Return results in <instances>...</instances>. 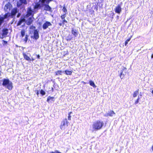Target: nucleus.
Wrapping results in <instances>:
<instances>
[{"label": "nucleus", "mask_w": 153, "mask_h": 153, "mask_svg": "<svg viewBox=\"0 0 153 153\" xmlns=\"http://www.w3.org/2000/svg\"><path fill=\"white\" fill-rule=\"evenodd\" d=\"M40 94L42 95L43 96L45 95V92L43 90L41 89L40 91Z\"/></svg>", "instance_id": "nucleus-25"}, {"label": "nucleus", "mask_w": 153, "mask_h": 153, "mask_svg": "<svg viewBox=\"0 0 153 153\" xmlns=\"http://www.w3.org/2000/svg\"><path fill=\"white\" fill-rule=\"evenodd\" d=\"M31 60H34V59L33 58H32Z\"/></svg>", "instance_id": "nucleus-44"}, {"label": "nucleus", "mask_w": 153, "mask_h": 153, "mask_svg": "<svg viewBox=\"0 0 153 153\" xmlns=\"http://www.w3.org/2000/svg\"><path fill=\"white\" fill-rule=\"evenodd\" d=\"M73 37L71 35H69L66 37V40L68 41L71 40L72 39Z\"/></svg>", "instance_id": "nucleus-20"}, {"label": "nucleus", "mask_w": 153, "mask_h": 153, "mask_svg": "<svg viewBox=\"0 0 153 153\" xmlns=\"http://www.w3.org/2000/svg\"><path fill=\"white\" fill-rule=\"evenodd\" d=\"M18 11L17 10V8H15L13 9L11 12V17L12 18H14L16 14L18 13Z\"/></svg>", "instance_id": "nucleus-9"}, {"label": "nucleus", "mask_w": 153, "mask_h": 153, "mask_svg": "<svg viewBox=\"0 0 153 153\" xmlns=\"http://www.w3.org/2000/svg\"><path fill=\"white\" fill-rule=\"evenodd\" d=\"M64 24L63 23V22H62L61 23H59V25H60V26H62L63 25H64Z\"/></svg>", "instance_id": "nucleus-34"}, {"label": "nucleus", "mask_w": 153, "mask_h": 153, "mask_svg": "<svg viewBox=\"0 0 153 153\" xmlns=\"http://www.w3.org/2000/svg\"><path fill=\"white\" fill-rule=\"evenodd\" d=\"M139 96L140 99L141 97V95H139Z\"/></svg>", "instance_id": "nucleus-42"}, {"label": "nucleus", "mask_w": 153, "mask_h": 153, "mask_svg": "<svg viewBox=\"0 0 153 153\" xmlns=\"http://www.w3.org/2000/svg\"><path fill=\"white\" fill-rule=\"evenodd\" d=\"M2 85L6 88L10 90L12 89L13 88V84L10 81L9 79H4L2 80Z\"/></svg>", "instance_id": "nucleus-3"}, {"label": "nucleus", "mask_w": 153, "mask_h": 153, "mask_svg": "<svg viewBox=\"0 0 153 153\" xmlns=\"http://www.w3.org/2000/svg\"><path fill=\"white\" fill-rule=\"evenodd\" d=\"M30 29H33V30H36L35 29H36V27H35V26H30Z\"/></svg>", "instance_id": "nucleus-33"}, {"label": "nucleus", "mask_w": 153, "mask_h": 153, "mask_svg": "<svg viewBox=\"0 0 153 153\" xmlns=\"http://www.w3.org/2000/svg\"><path fill=\"white\" fill-rule=\"evenodd\" d=\"M12 8V5L10 2H8L7 4L5 5L4 7V10L5 12L8 13L10 12Z\"/></svg>", "instance_id": "nucleus-5"}, {"label": "nucleus", "mask_w": 153, "mask_h": 153, "mask_svg": "<svg viewBox=\"0 0 153 153\" xmlns=\"http://www.w3.org/2000/svg\"><path fill=\"white\" fill-rule=\"evenodd\" d=\"M139 99H140V97H139V96H138V98L135 101V104H137L138 102H139Z\"/></svg>", "instance_id": "nucleus-29"}, {"label": "nucleus", "mask_w": 153, "mask_h": 153, "mask_svg": "<svg viewBox=\"0 0 153 153\" xmlns=\"http://www.w3.org/2000/svg\"><path fill=\"white\" fill-rule=\"evenodd\" d=\"M33 20L32 18H29L26 21V24L27 25H30L33 22Z\"/></svg>", "instance_id": "nucleus-13"}, {"label": "nucleus", "mask_w": 153, "mask_h": 153, "mask_svg": "<svg viewBox=\"0 0 153 153\" xmlns=\"http://www.w3.org/2000/svg\"><path fill=\"white\" fill-rule=\"evenodd\" d=\"M104 124L103 122L102 121L98 120L95 121L92 125V131H97L101 129Z\"/></svg>", "instance_id": "nucleus-2"}, {"label": "nucleus", "mask_w": 153, "mask_h": 153, "mask_svg": "<svg viewBox=\"0 0 153 153\" xmlns=\"http://www.w3.org/2000/svg\"><path fill=\"white\" fill-rule=\"evenodd\" d=\"M28 36L27 35H25V38L24 39V41L25 42V43H26L27 41V40H28Z\"/></svg>", "instance_id": "nucleus-27"}, {"label": "nucleus", "mask_w": 153, "mask_h": 153, "mask_svg": "<svg viewBox=\"0 0 153 153\" xmlns=\"http://www.w3.org/2000/svg\"><path fill=\"white\" fill-rule=\"evenodd\" d=\"M51 153H54V152H51Z\"/></svg>", "instance_id": "nucleus-46"}, {"label": "nucleus", "mask_w": 153, "mask_h": 153, "mask_svg": "<svg viewBox=\"0 0 153 153\" xmlns=\"http://www.w3.org/2000/svg\"><path fill=\"white\" fill-rule=\"evenodd\" d=\"M54 97H51L50 96L48 97L47 98V102H49L50 101L51 102V101H54Z\"/></svg>", "instance_id": "nucleus-16"}, {"label": "nucleus", "mask_w": 153, "mask_h": 153, "mask_svg": "<svg viewBox=\"0 0 153 153\" xmlns=\"http://www.w3.org/2000/svg\"><path fill=\"white\" fill-rule=\"evenodd\" d=\"M117 18H119V16H117Z\"/></svg>", "instance_id": "nucleus-47"}, {"label": "nucleus", "mask_w": 153, "mask_h": 153, "mask_svg": "<svg viewBox=\"0 0 153 153\" xmlns=\"http://www.w3.org/2000/svg\"><path fill=\"white\" fill-rule=\"evenodd\" d=\"M37 58L39 59L40 58V55H37Z\"/></svg>", "instance_id": "nucleus-39"}, {"label": "nucleus", "mask_w": 153, "mask_h": 153, "mask_svg": "<svg viewBox=\"0 0 153 153\" xmlns=\"http://www.w3.org/2000/svg\"><path fill=\"white\" fill-rule=\"evenodd\" d=\"M139 90L138 89L134 92L133 97H137V94L139 93Z\"/></svg>", "instance_id": "nucleus-21"}, {"label": "nucleus", "mask_w": 153, "mask_h": 153, "mask_svg": "<svg viewBox=\"0 0 153 153\" xmlns=\"http://www.w3.org/2000/svg\"><path fill=\"white\" fill-rule=\"evenodd\" d=\"M36 94L38 96V95L39 94V91H38V90L37 91Z\"/></svg>", "instance_id": "nucleus-40"}, {"label": "nucleus", "mask_w": 153, "mask_h": 153, "mask_svg": "<svg viewBox=\"0 0 153 153\" xmlns=\"http://www.w3.org/2000/svg\"><path fill=\"white\" fill-rule=\"evenodd\" d=\"M33 36H31V38L36 40L39 38V31L37 30H35L33 31Z\"/></svg>", "instance_id": "nucleus-6"}, {"label": "nucleus", "mask_w": 153, "mask_h": 153, "mask_svg": "<svg viewBox=\"0 0 153 153\" xmlns=\"http://www.w3.org/2000/svg\"><path fill=\"white\" fill-rule=\"evenodd\" d=\"M152 151L153 152V146H152Z\"/></svg>", "instance_id": "nucleus-43"}, {"label": "nucleus", "mask_w": 153, "mask_h": 153, "mask_svg": "<svg viewBox=\"0 0 153 153\" xmlns=\"http://www.w3.org/2000/svg\"><path fill=\"white\" fill-rule=\"evenodd\" d=\"M131 39V38H130L127 39V40L125 41V46H126L127 45L128 42Z\"/></svg>", "instance_id": "nucleus-26"}, {"label": "nucleus", "mask_w": 153, "mask_h": 153, "mask_svg": "<svg viewBox=\"0 0 153 153\" xmlns=\"http://www.w3.org/2000/svg\"><path fill=\"white\" fill-rule=\"evenodd\" d=\"M71 112H70L69 114H68V119L69 120H71V116L70 115V114H71Z\"/></svg>", "instance_id": "nucleus-32"}, {"label": "nucleus", "mask_w": 153, "mask_h": 153, "mask_svg": "<svg viewBox=\"0 0 153 153\" xmlns=\"http://www.w3.org/2000/svg\"><path fill=\"white\" fill-rule=\"evenodd\" d=\"M53 0H40V3L35 6L36 8L42 7H44V10L52 12L51 8L48 5L49 2Z\"/></svg>", "instance_id": "nucleus-1"}, {"label": "nucleus", "mask_w": 153, "mask_h": 153, "mask_svg": "<svg viewBox=\"0 0 153 153\" xmlns=\"http://www.w3.org/2000/svg\"><path fill=\"white\" fill-rule=\"evenodd\" d=\"M25 30H22L21 32V34L22 37H23L25 35Z\"/></svg>", "instance_id": "nucleus-24"}, {"label": "nucleus", "mask_w": 153, "mask_h": 153, "mask_svg": "<svg viewBox=\"0 0 153 153\" xmlns=\"http://www.w3.org/2000/svg\"><path fill=\"white\" fill-rule=\"evenodd\" d=\"M3 42L4 43V44H6L7 43V41H4V40H3Z\"/></svg>", "instance_id": "nucleus-38"}, {"label": "nucleus", "mask_w": 153, "mask_h": 153, "mask_svg": "<svg viewBox=\"0 0 153 153\" xmlns=\"http://www.w3.org/2000/svg\"><path fill=\"white\" fill-rule=\"evenodd\" d=\"M151 58L153 59V53H152L151 55Z\"/></svg>", "instance_id": "nucleus-41"}, {"label": "nucleus", "mask_w": 153, "mask_h": 153, "mask_svg": "<svg viewBox=\"0 0 153 153\" xmlns=\"http://www.w3.org/2000/svg\"><path fill=\"white\" fill-rule=\"evenodd\" d=\"M68 122L67 121V119L66 118L62 122L61 125L60 126V128L61 129L64 128V126H68Z\"/></svg>", "instance_id": "nucleus-7"}, {"label": "nucleus", "mask_w": 153, "mask_h": 153, "mask_svg": "<svg viewBox=\"0 0 153 153\" xmlns=\"http://www.w3.org/2000/svg\"><path fill=\"white\" fill-rule=\"evenodd\" d=\"M51 23L48 21H46L43 25L42 28L44 30H45L47 29L49 26H51Z\"/></svg>", "instance_id": "nucleus-8"}, {"label": "nucleus", "mask_w": 153, "mask_h": 153, "mask_svg": "<svg viewBox=\"0 0 153 153\" xmlns=\"http://www.w3.org/2000/svg\"><path fill=\"white\" fill-rule=\"evenodd\" d=\"M62 10L63 11L66 13L67 12V10L65 7H63L62 9Z\"/></svg>", "instance_id": "nucleus-31"}, {"label": "nucleus", "mask_w": 153, "mask_h": 153, "mask_svg": "<svg viewBox=\"0 0 153 153\" xmlns=\"http://www.w3.org/2000/svg\"><path fill=\"white\" fill-rule=\"evenodd\" d=\"M124 74L123 73V72H121L120 75V77L121 79H122L124 77Z\"/></svg>", "instance_id": "nucleus-28"}, {"label": "nucleus", "mask_w": 153, "mask_h": 153, "mask_svg": "<svg viewBox=\"0 0 153 153\" xmlns=\"http://www.w3.org/2000/svg\"><path fill=\"white\" fill-rule=\"evenodd\" d=\"M66 14H65L61 16V18L63 20L64 19H65V18L66 16Z\"/></svg>", "instance_id": "nucleus-30"}, {"label": "nucleus", "mask_w": 153, "mask_h": 153, "mask_svg": "<svg viewBox=\"0 0 153 153\" xmlns=\"http://www.w3.org/2000/svg\"><path fill=\"white\" fill-rule=\"evenodd\" d=\"M54 153H62L59 152L58 150H56L54 151Z\"/></svg>", "instance_id": "nucleus-37"}, {"label": "nucleus", "mask_w": 153, "mask_h": 153, "mask_svg": "<svg viewBox=\"0 0 153 153\" xmlns=\"http://www.w3.org/2000/svg\"><path fill=\"white\" fill-rule=\"evenodd\" d=\"M2 33V36H6L8 33V30L7 28H4L3 29Z\"/></svg>", "instance_id": "nucleus-12"}, {"label": "nucleus", "mask_w": 153, "mask_h": 153, "mask_svg": "<svg viewBox=\"0 0 153 153\" xmlns=\"http://www.w3.org/2000/svg\"><path fill=\"white\" fill-rule=\"evenodd\" d=\"M27 4L26 0H19V1L17 2V5L18 7L23 8L24 6V5Z\"/></svg>", "instance_id": "nucleus-4"}, {"label": "nucleus", "mask_w": 153, "mask_h": 153, "mask_svg": "<svg viewBox=\"0 0 153 153\" xmlns=\"http://www.w3.org/2000/svg\"><path fill=\"white\" fill-rule=\"evenodd\" d=\"M72 33L75 37H76L78 35V33L76 31V30H74L73 29L72 30Z\"/></svg>", "instance_id": "nucleus-19"}, {"label": "nucleus", "mask_w": 153, "mask_h": 153, "mask_svg": "<svg viewBox=\"0 0 153 153\" xmlns=\"http://www.w3.org/2000/svg\"><path fill=\"white\" fill-rule=\"evenodd\" d=\"M63 23L65 24V23H67V22L66 20L65 19H64L63 21H62Z\"/></svg>", "instance_id": "nucleus-35"}, {"label": "nucleus", "mask_w": 153, "mask_h": 153, "mask_svg": "<svg viewBox=\"0 0 153 153\" xmlns=\"http://www.w3.org/2000/svg\"><path fill=\"white\" fill-rule=\"evenodd\" d=\"M21 15V13H18V14L17 16V17L18 18Z\"/></svg>", "instance_id": "nucleus-36"}, {"label": "nucleus", "mask_w": 153, "mask_h": 153, "mask_svg": "<svg viewBox=\"0 0 153 153\" xmlns=\"http://www.w3.org/2000/svg\"><path fill=\"white\" fill-rule=\"evenodd\" d=\"M152 92L153 95V90H152Z\"/></svg>", "instance_id": "nucleus-45"}, {"label": "nucleus", "mask_w": 153, "mask_h": 153, "mask_svg": "<svg viewBox=\"0 0 153 153\" xmlns=\"http://www.w3.org/2000/svg\"><path fill=\"white\" fill-rule=\"evenodd\" d=\"M89 83L90 85L91 86H93L94 88H96V86L95 85L94 82L92 81H90Z\"/></svg>", "instance_id": "nucleus-22"}, {"label": "nucleus", "mask_w": 153, "mask_h": 153, "mask_svg": "<svg viewBox=\"0 0 153 153\" xmlns=\"http://www.w3.org/2000/svg\"><path fill=\"white\" fill-rule=\"evenodd\" d=\"M23 56L25 59L27 61H31V59L25 53H23Z\"/></svg>", "instance_id": "nucleus-14"}, {"label": "nucleus", "mask_w": 153, "mask_h": 153, "mask_svg": "<svg viewBox=\"0 0 153 153\" xmlns=\"http://www.w3.org/2000/svg\"><path fill=\"white\" fill-rule=\"evenodd\" d=\"M64 72V71H57L55 72V75H62V73Z\"/></svg>", "instance_id": "nucleus-18"}, {"label": "nucleus", "mask_w": 153, "mask_h": 153, "mask_svg": "<svg viewBox=\"0 0 153 153\" xmlns=\"http://www.w3.org/2000/svg\"><path fill=\"white\" fill-rule=\"evenodd\" d=\"M121 11V8L120 5H118L115 8V13L119 14Z\"/></svg>", "instance_id": "nucleus-11"}, {"label": "nucleus", "mask_w": 153, "mask_h": 153, "mask_svg": "<svg viewBox=\"0 0 153 153\" xmlns=\"http://www.w3.org/2000/svg\"><path fill=\"white\" fill-rule=\"evenodd\" d=\"M114 114V112L113 111H111L108 113H107L105 115V116H112Z\"/></svg>", "instance_id": "nucleus-17"}, {"label": "nucleus", "mask_w": 153, "mask_h": 153, "mask_svg": "<svg viewBox=\"0 0 153 153\" xmlns=\"http://www.w3.org/2000/svg\"><path fill=\"white\" fill-rule=\"evenodd\" d=\"M25 19L24 18H21L18 22V25H21L22 22H25Z\"/></svg>", "instance_id": "nucleus-15"}, {"label": "nucleus", "mask_w": 153, "mask_h": 153, "mask_svg": "<svg viewBox=\"0 0 153 153\" xmlns=\"http://www.w3.org/2000/svg\"><path fill=\"white\" fill-rule=\"evenodd\" d=\"M64 72L67 75H71L72 73L71 71L68 70H65Z\"/></svg>", "instance_id": "nucleus-23"}, {"label": "nucleus", "mask_w": 153, "mask_h": 153, "mask_svg": "<svg viewBox=\"0 0 153 153\" xmlns=\"http://www.w3.org/2000/svg\"><path fill=\"white\" fill-rule=\"evenodd\" d=\"M33 12V11L32 10L31 7H28L27 8V14L26 16H27V17H29V16L32 15Z\"/></svg>", "instance_id": "nucleus-10"}]
</instances>
